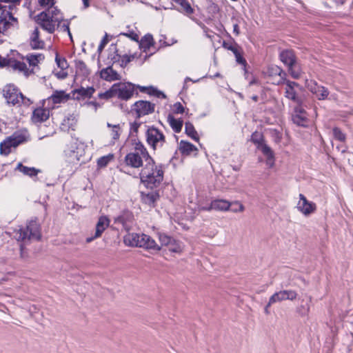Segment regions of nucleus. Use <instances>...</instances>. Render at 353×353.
Listing matches in <instances>:
<instances>
[{"instance_id": "nucleus-33", "label": "nucleus", "mask_w": 353, "mask_h": 353, "mask_svg": "<svg viewBox=\"0 0 353 353\" xmlns=\"http://www.w3.org/2000/svg\"><path fill=\"white\" fill-rule=\"evenodd\" d=\"M114 157L112 154H108L105 156L101 157L97 160V167L99 168H104L110 163L114 161Z\"/></svg>"}, {"instance_id": "nucleus-10", "label": "nucleus", "mask_w": 353, "mask_h": 353, "mask_svg": "<svg viewBox=\"0 0 353 353\" xmlns=\"http://www.w3.org/2000/svg\"><path fill=\"white\" fill-rule=\"evenodd\" d=\"M281 61L288 67V70L294 79H299L301 73L295 69V56L292 50H285L280 54Z\"/></svg>"}, {"instance_id": "nucleus-32", "label": "nucleus", "mask_w": 353, "mask_h": 353, "mask_svg": "<svg viewBox=\"0 0 353 353\" xmlns=\"http://www.w3.org/2000/svg\"><path fill=\"white\" fill-rule=\"evenodd\" d=\"M269 73L271 75L275 74L279 76V80L275 83L280 85L285 81V73L279 67L276 65L272 66L269 68Z\"/></svg>"}, {"instance_id": "nucleus-41", "label": "nucleus", "mask_w": 353, "mask_h": 353, "mask_svg": "<svg viewBox=\"0 0 353 353\" xmlns=\"http://www.w3.org/2000/svg\"><path fill=\"white\" fill-rule=\"evenodd\" d=\"M180 149L183 152H186L188 154H189L194 150H196V148L194 145H192V143H190L189 142L184 141H181L180 142Z\"/></svg>"}, {"instance_id": "nucleus-53", "label": "nucleus", "mask_w": 353, "mask_h": 353, "mask_svg": "<svg viewBox=\"0 0 353 353\" xmlns=\"http://www.w3.org/2000/svg\"><path fill=\"white\" fill-rule=\"evenodd\" d=\"M234 204L235 205H238L237 207L232 208V211L233 212H243L245 209L244 206L239 201H235L234 203H232V205Z\"/></svg>"}, {"instance_id": "nucleus-4", "label": "nucleus", "mask_w": 353, "mask_h": 353, "mask_svg": "<svg viewBox=\"0 0 353 353\" xmlns=\"http://www.w3.org/2000/svg\"><path fill=\"white\" fill-rule=\"evenodd\" d=\"M3 97L6 99L8 103H11L12 105L20 104L22 103L26 105H29L32 103L30 99L24 97L13 85H8L4 88Z\"/></svg>"}, {"instance_id": "nucleus-2", "label": "nucleus", "mask_w": 353, "mask_h": 353, "mask_svg": "<svg viewBox=\"0 0 353 353\" xmlns=\"http://www.w3.org/2000/svg\"><path fill=\"white\" fill-rule=\"evenodd\" d=\"M18 241L27 243L31 240H39L41 238L40 226L36 220H32L26 228H20L15 234Z\"/></svg>"}, {"instance_id": "nucleus-37", "label": "nucleus", "mask_w": 353, "mask_h": 353, "mask_svg": "<svg viewBox=\"0 0 353 353\" xmlns=\"http://www.w3.org/2000/svg\"><path fill=\"white\" fill-rule=\"evenodd\" d=\"M185 130L186 134L190 137L192 139H194L196 141H199V137L197 134L196 131L194 129V127L193 125L190 123L187 122L185 125Z\"/></svg>"}, {"instance_id": "nucleus-56", "label": "nucleus", "mask_w": 353, "mask_h": 353, "mask_svg": "<svg viewBox=\"0 0 353 353\" xmlns=\"http://www.w3.org/2000/svg\"><path fill=\"white\" fill-rule=\"evenodd\" d=\"M174 111L176 113H183L184 111V108L183 105L181 104V103H176L174 105Z\"/></svg>"}, {"instance_id": "nucleus-58", "label": "nucleus", "mask_w": 353, "mask_h": 353, "mask_svg": "<svg viewBox=\"0 0 353 353\" xmlns=\"http://www.w3.org/2000/svg\"><path fill=\"white\" fill-rule=\"evenodd\" d=\"M234 56L236 57V61L239 63L244 64L245 63V60L243 58V57L241 55L239 51L236 52V54H234Z\"/></svg>"}, {"instance_id": "nucleus-50", "label": "nucleus", "mask_w": 353, "mask_h": 353, "mask_svg": "<svg viewBox=\"0 0 353 353\" xmlns=\"http://www.w3.org/2000/svg\"><path fill=\"white\" fill-rule=\"evenodd\" d=\"M135 58V54H130V55H128V54H125L123 56H122L121 57V63L122 65H127L128 63H130V61H132Z\"/></svg>"}, {"instance_id": "nucleus-47", "label": "nucleus", "mask_w": 353, "mask_h": 353, "mask_svg": "<svg viewBox=\"0 0 353 353\" xmlns=\"http://www.w3.org/2000/svg\"><path fill=\"white\" fill-rule=\"evenodd\" d=\"M55 61L58 67L60 68L62 70H64L68 68V65L66 60L64 58H60L58 57V55H57Z\"/></svg>"}, {"instance_id": "nucleus-12", "label": "nucleus", "mask_w": 353, "mask_h": 353, "mask_svg": "<svg viewBox=\"0 0 353 353\" xmlns=\"http://www.w3.org/2000/svg\"><path fill=\"white\" fill-rule=\"evenodd\" d=\"M281 84L284 85L285 97L288 99L292 100L298 105L302 103L301 99L297 95L296 88L299 87V85L294 82L285 79V81Z\"/></svg>"}, {"instance_id": "nucleus-3", "label": "nucleus", "mask_w": 353, "mask_h": 353, "mask_svg": "<svg viewBox=\"0 0 353 353\" xmlns=\"http://www.w3.org/2000/svg\"><path fill=\"white\" fill-rule=\"evenodd\" d=\"M26 136L21 132H16L11 136L6 138L0 143V154L7 156L18 145L26 141Z\"/></svg>"}, {"instance_id": "nucleus-38", "label": "nucleus", "mask_w": 353, "mask_h": 353, "mask_svg": "<svg viewBox=\"0 0 353 353\" xmlns=\"http://www.w3.org/2000/svg\"><path fill=\"white\" fill-rule=\"evenodd\" d=\"M133 152L137 153L138 154L141 155V157H147L149 158V159L150 161H152V159L150 158L146 148L141 142H137V143H134V151Z\"/></svg>"}, {"instance_id": "nucleus-44", "label": "nucleus", "mask_w": 353, "mask_h": 353, "mask_svg": "<svg viewBox=\"0 0 353 353\" xmlns=\"http://www.w3.org/2000/svg\"><path fill=\"white\" fill-rule=\"evenodd\" d=\"M170 251L172 252H181L182 251V246L181 243L176 241L174 239L172 241L171 243L168 246Z\"/></svg>"}, {"instance_id": "nucleus-63", "label": "nucleus", "mask_w": 353, "mask_h": 353, "mask_svg": "<svg viewBox=\"0 0 353 353\" xmlns=\"http://www.w3.org/2000/svg\"><path fill=\"white\" fill-rule=\"evenodd\" d=\"M233 31H234V33H235L236 35H239V34L240 31H239V26L237 24H234V26H233Z\"/></svg>"}, {"instance_id": "nucleus-31", "label": "nucleus", "mask_w": 353, "mask_h": 353, "mask_svg": "<svg viewBox=\"0 0 353 353\" xmlns=\"http://www.w3.org/2000/svg\"><path fill=\"white\" fill-rule=\"evenodd\" d=\"M107 126L109 128L110 135L111 136L112 139L113 140L112 142L114 143L116 140H118L119 139V137L121 135V126L119 124L112 125L109 123H107Z\"/></svg>"}, {"instance_id": "nucleus-61", "label": "nucleus", "mask_w": 353, "mask_h": 353, "mask_svg": "<svg viewBox=\"0 0 353 353\" xmlns=\"http://www.w3.org/2000/svg\"><path fill=\"white\" fill-rule=\"evenodd\" d=\"M7 63H8V60L6 58L0 56V68L5 66Z\"/></svg>"}, {"instance_id": "nucleus-27", "label": "nucleus", "mask_w": 353, "mask_h": 353, "mask_svg": "<svg viewBox=\"0 0 353 353\" xmlns=\"http://www.w3.org/2000/svg\"><path fill=\"white\" fill-rule=\"evenodd\" d=\"M25 59L28 62L30 66H37L44 60V55L41 53H30L26 56Z\"/></svg>"}, {"instance_id": "nucleus-39", "label": "nucleus", "mask_w": 353, "mask_h": 353, "mask_svg": "<svg viewBox=\"0 0 353 353\" xmlns=\"http://www.w3.org/2000/svg\"><path fill=\"white\" fill-rule=\"evenodd\" d=\"M77 72L82 74L84 77H88L90 74V70L87 67L85 63L82 61H79L76 63Z\"/></svg>"}, {"instance_id": "nucleus-55", "label": "nucleus", "mask_w": 353, "mask_h": 353, "mask_svg": "<svg viewBox=\"0 0 353 353\" xmlns=\"http://www.w3.org/2000/svg\"><path fill=\"white\" fill-rule=\"evenodd\" d=\"M121 34L128 37L133 41H135L137 42L139 41V36L137 34H136L134 32H131L130 33H121Z\"/></svg>"}, {"instance_id": "nucleus-29", "label": "nucleus", "mask_w": 353, "mask_h": 353, "mask_svg": "<svg viewBox=\"0 0 353 353\" xmlns=\"http://www.w3.org/2000/svg\"><path fill=\"white\" fill-rule=\"evenodd\" d=\"M154 45V39L151 34L145 35L139 42V48L144 52H146Z\"/></svg>"}, {"instance_id": "nucleus-48", "label": "nucleus", "mask_w": 353, "mask_h": 353, "mask_svg": "<svg viewBox=\"0 0 353 353\" xmlns=\"http://www.w3.org/2000/svg\"><path fill=\"white\" fill-rule=\"evenodd\" d=\"M57 28H59L62 32H67L68 35L72 37L71 33L70 32L69 23L67 21H65L61 19L59 26Z\"/></svg>"}, {"instance_id": "nucleus-35", "label": "nucleus", "mask_w": 353, "mask_h": 353, "mask_svg": "<svg viewBox=\"0 0 353 353\" xmlns=\"http://www.w3.org/2000/svg\"><path fill=\"white\" fill-rule=\"evenodd\" d=\"M168 121L170 126L175 132L178 133L181 130L183 126V121L176 119L174 117L170 115L168 117Z\"/></svg>"}, {"instance_id": "nucleus-42", "label": "nucleus", "mask_w": 353, "mask_h": 353, "mask_svg": "<svg viewBox=\"0 0 353 353\" xmlns=\"http://www.w3.org/2000/svg\"><path fill=\"white\" fill-rule=\"evenodd\" d=\"M43 12L48 14H50L49 15H52L54 18H57L59 20V23H61L62 17L60 14V11L56 8L51 6L50 8H48L47 10L43 11Z\"/></svg>"}, {"instance_id": "nucleus-17", "label": "nucleus", "mask_w": 353, "mask_h": 353, "mask_svg": "<svg viewBox=\"0 0 353 353\" xmlns=\"http://www.w3.org/2000/svg\"><path fill=\"white\" fill-rule=\"evenodd\" d=\"M70 94H67L65 91L54 90L50 97L47 99L43 100V105H44L46 102L48 103H52L54 105L65 103L70 99Z\"/></svg>"}, {"instance_id": "nucleus-45", "label": "nucleus", "mask_w": 353, "mask_h": 353, "mask_svg": "<svg viewBox=\"0 0 353 353\" xmlns=\"http://www.w3.org/2000/svg\"><path fill=\"white\" fill-rule=\"evenodd\" d=\"M98 97L99 99H109L115 97H114V88H113V85L107 91L99 93L98 94Z\"/></svg>"}, {"instance_id": "nucleus-30", "label": "nucleus", "mask_w": 353, "mask_h": 353, "mask_svg": "<svg viewBox=\"0 0 353 353\" xmlns=\"http://www.w3.org/2000/svg\"><path fill=\"white\" fill-rule=\"evenodd\" d=\"M162 178H141L142 184L147 188L153 189L161 182Z\"/></svg>"}, {"instance_id": "nucleus-59", "label": "nucleus", "mask_w": 353, "mask_h": 353, "mask_svg": "<svg viewBox=\"0 0 353 353\" xmlns=\"http://www.w3.org/2000/svg\"><path fill=\"white\" fill-rule=\"evenodd\" d=\"M1 2L5 3H10L9 6H11L12 7V11L14 12L15 10V4L17 3H19L20 0H0Z\"/></svg>"}, {"instance_id": "nucleus-34", "label": "nucleus", "mask_w": 353, "mask_h": 353, "mask_svg": "<svg viewBox=\"0 0 353 353\" xmlns=\"http://www.w3.org/2000/svg\"><path fill=\"white\" fill-rule=\"evenodd\" d=\"M137 88L142 92H146L150 95H155L157 97L165 98V95L163 92L157 90V89H155L154 88H153L152 86L145 87V86L138 85Z\"/></svg>"}, {"instance_id": "nucleus-21", "label": "nucleus", "mask_w": 353, "mask_h": 353, "mask_svg": "<svg viewBox=\"0 0 353 353\" xmlns=\"http://www.w3.org/2000/svg\"><path fill=\"white\" fill-rule=\"evenodd\" d=\"M100 77L107 81H113L121 79V75L110 66L102 69L100 71Z\"/></svg>"}, {"instance_id": "nucleus-13", "label": "nucleus", "mask_w": 353, "mask_h": 353, "mask_svg": "<svg viewBox=\"0 0 353 353\" xmlns=\"http://www.w3.org/2000/svg\"><path fill=\"white\" fill-rule=\"evenodd\" d=\"M296 208L304 216H308L316 211V205L314 203L309 201L303 194H300Z\"/></svg>"}, {"instance_id": "nucleus-43", "label": "nucleus", "mask_w": 353, "mask_h": 353, "mask_svg": "<svg viewBox=\"0 0 353 353\" xmlns=\"http://www.w3.org/2000/svg\"><path fill=\"white\" fill-rule=\"evenodd\" d=\"M159 240L162 246L168 247L171 243L173 238L164 233H159Z\"/></svg>"}, {"instance_id": "nucleus-5", "label": "nucleus", "mask_w": 353, "mask_h": 353, "mask_svg": "<svg viewBox=\"0 0 353 353\" xmlns=\"http://www.w3.org/2000/svg\"><path fill=\"white\" fill-rule=\"evenodd\" d=\"M145 135L148 144L154 150L163 147L165 142L164 134L156 128H148Z\"/></svg>"}, {"instance_id": "nucleus-62", "label": "nucleus", "mask_w": 353, "mask_h": 353, "mask_svg": "<svg viewBox=\"0 0 353 353\" xmlns=\"http://www.w3.org/2000/svg\"><path fill=\"white\" fill-rule=\"evenodd\" d=\"M140 126V123H138L137 122H134L131 125V129L134 131V132H137L138 130V128H139Z\"/></svg>"}, {"instance_id": "nucleus-19", "label": "nucleus", "mask_w": 353, "mask_h": 353, "mask_svg": "<svg viewBox=\"0 0 353 353\" xmlns=\"http://www.w3.org/2000/svg\"><path fill=\"white\" fill-rule=\"evenodd\" d=\"M50 117L49 108H37L34 110L32 120L34 123H41L46 121Z\"/></svg>"}, {"instance_id": "nucleus-26", "label": "nucleus", "mask_w": 353, "mask_h": 353, "mask_svg": "<svg viewBox=\"0 0 353 353\" xmlns=\"http://www.w3.org/2000/svg\"><path fill=\"white\" fill-rule=\"evenodd\" d=\"M159 194L154 192H152L148 194L141 192V201L149 206H154L155 202L159 199Z\"/></svg>"}, {"instance_id": "nucleus-60", "label": "nucleus", "mask_w": 353, "mask_h": 353, "mask_svg": "<svg viewBox=\"0 0 353 353\" xmlns=\"http://www.w3.org/2000/svg\"><path fill=\"white\" fill-rule=\"evenodd\" d=\"M199 210L209 212V211L213 210V208H210V204L209 205H200Z\"/></svg>"}, {"instance_id": "nucleus-11", "label": "nucleus", "mask_w": 353, "mask_h": 353, "mask_svg": "<svg viewBox=\"0 0 353 353\" xmlns=\"http://www.w3.org/2000/svg\"><path fill=\"white\" fill-rule=\"evenodd\" d=\"M252 140L254 143L258 144V149L266 157L267 164L272 166L274 163V154L271 148L262 141L261 135L255 132L252 136Z\"/></svg>"}, {"instance_id": "nucleus-8", "label": "nucleus", "mask_w": 353, "mask_h": 353, "mask_svg": "<svg viewBox=\"0 0 353 353\" xmlns=\"http://www.w3.org/2000/svg\"><path fill=\"white\" fill-rule=\"evenodd\" d=\"M1 12V16L0 17V33H4L8 29H9L12 25V22H16L17 18L14 17L15 14L12 11V7L11 6H1L0 4V11Z\"/></svg>"}, {"instance_id": "nucleus-57", "label": "nucleus", "mask_w": 353, "mask_h": 353, "mask_svg": "<svg viewBox=\"0 0 353 353\" xmlns=\"http://www.w3.org/2000/svg\"><path fill=\"white\" fill-rule=\"evenodd\" d=\"M223 47L225 48L228 49V50L232 51L234 53V54H236V52L239 51L237 50L236 47L232 44H228V43H224Z\"/></svg>"}, {"instance_id": "nucleus-25", "label": "nucleus", "mask_w": 353, "mask_h": 353, "mask_svg": "<svg viewBox=\"0 0 353 353\" xmlns=\"http://www.w3.org/2000/svg\"><path fill=\"white\" fill-rule=\"evenodd\" d=\"M77 123V116L74 114H68L63 120L62 125L68 130H74Z\"/></svg>"}, {"instance_id": "nucleus-51", "label": "nucleus", "mask_w": 353, "mask_h": 353, "mask_svg": "<svg viewBox=\"0 0 353 353\" xmlns=\"http://www.w3.org/2000/svg\"><path fill=\"white\" fill-rule=\"evenodd\" d=\"M156 174L155 176H163L164 172L162 169L161 166L156 167L155 172H153L152 174H148L147 176H154V174Z\"/></svg>"}, {"instance_id": "nucleus-49", "label": "nucleus", "mask_w": 353, "mask_h": 353, "mask_svg": "<svg viewBox=\"0 0 353 353\" xmlns=\"http://www.w3.org/2000/svg\"><path fill=\"white\" fill-rule=\"evenodd\" d=\"M333 134L336 139L341 141H344L345 139V134L337 128L333 129Z\"/></svg>"}, {"instance_id": "nucleus-18", "label": "nucleus", "mask_w": 353, "mask_h": 353, "mask_svg": "<svg viewBox=\"0 0 353 353\" xmlns=\"http://www.w3.org/2000/svg\"><path fill=\"white\" fill-rule=\"evenodd\" d=\"M292 121L299 126L305 127L308 124L307 114L300 105L295 108L294 114L292 115Z\"/></svg>"}, {"instance_id": "nucleus-24", "label": "nucleus", "mask_w": 353, "mask_h": 353, "mask_svg": "<svg viewBox=\"0 0 353 353\" xmlns=\"http://www.w3.org/2000/svg\"><path fill=\"white\" fill-rule=\"evenodd\" d=\"M94 91L95 90L93 87H81L73 90V95L76 99L80 100L81 98H90Z\"/></svg>"}, {"instance_id": "nucleus-64", "label": "nucleus", "mask_w": 353, "mask_h": 353, "mask_svg": "<svg viewBox=\"0 0 353 353\" xmlns=\"http://www.w3.org/2000/svg\"><path fill=\"white\" fill-rule=\"evenodd\" d=\"M57 77L61 79H64L67 77V73L63 70L59 73L57 74Z\"/></svg>"}, {"instance_id": "nucleus-14", "label": "nucleus", "mask_w": 353, "mask_h": 353, "mask_svg": "<svg viewBox=\"0 0 353 353\" xmlns=\"http://www.w3.org/2000/svg\"><path fill=\"white\" fill-rule=\"evenodd\" d=\"M155 105L148 101H139L134 103L132 111H134L138 117L148 115L154 111Z\"/></svg>"}, {"instance_id": "nucleus-36", "label": "nucleus", "mask_w": 353, "mask_h": 353, "mask_svg": "<svg viewBox=\"0 0 353 353\" xmlns=\"http://www.w3.org/2000/svg\"><path fill=\"white\" fill-rule=\"evenodd\" d=\"M12 67L14 70L23 72L26 76H28L30 73L26 64L23 62L16 61L12 64Z\"/></svg>"}, {"instance_id": "nucleus-6", "label": "nucleus", "mask_w": 353, "mask_h": 353, "mask_svg": "<svg viewBox=\"0 0 353 353\" xmlns=\"http://www.w3.org/2000/svg\"><path fill=\"white\" fill-rule=\"evenodd\" d=\"M114 97L119 99L128 101L132 97L135 85L129 82H121L113 84Z\"/></svg>"}, {"instance_id": "nucleus-16", "label": "nucleus", "mask_w": 353, "mask_h": 353, "mask_svg": "<svg viewBox=\"0 0 353 353\" xmlns=\"http://www.w3.org/2000/svg\"><path fill=\"white\" fill-rule=\"evenodd\" d=\"M110 220L105 216H101L99 217L97 223L96 225L95 232L94 235L87 237L85 242L87 243H91L94 239L100 237L105 230L109 226Z\"/></svg>"}, {"instance_id": "nucleus-54", "label": "nucleus", "mask_w": 353, "mask_h": 353, "mask_svg": "<svg viewBox=\"0 0 353 353\" xmlns=\"http://www.w3.org/2000/svg\"><path fill=\"white\" fill-rule=\"evenodd\" d=\"M39 3L43 7L50 8L54 3V0H39Z\"/></svg>"}, {"instance_id": "nucleus-40", "label": "nucleus", "mask_w": 353, "mask_h": 353, "mask_svg": "<svg viewBox=\"0 0 353 353\" xmlns=\"http://www.w3.org/2000/svg\"><path fill=\"white\" fill-rule=\"evenodd\" d=\"M130 217V213H129L128 212H123L121 215L114 218V223L121 224L123 227H125Z\"/></svg>"}, {"instance_id": "nucleus-46", "label": "nucleus", "mask_w": 353, "mask_h": 353, "mask_svg": "<svg viewBox=\"0 0 353 353\" xmlns=\"http://www.w3.org/2000/svg\"><path fill=\"white\" fill-rule=\"evenodd\" d=\"M296 312L301 316H307L310 312V306L307 304L301 305L297 308Z\"/></svg>"}, {"instance_id": "nucleus-23", "label": "nucleus", "mask_w": 353, "mask_h": 353, "mask_svg": "<svg viewBox=\"0 0 353 353\" xmlns=\"http://www.w3.org/2000/svg\"><path fill=\"white\" fill-rule=\"evenodd\" d=\"M232 203L225 199H214L210 203V208L216 211H228Z\"/></svg>"}, {"instance_id": "nucleus-9", "label": "nucleus", "mask_w": 353, "mask_h": 353, "mask_svg": "<svg viewBox=\"0 0 353 353\" xmlns=\"http://www.w3.org/2000/svg\"><path fill=\"white\" fill-rule=\"evenodd\" d=\"M305 86L319 100L335 99V95H331L330 98L328 97L330 92L327 88L319 85L314 81L306 80Z\"/></svg>"}, {"instance_id": "nucleus-28", "label": "nucleus", "mask_w": 353, "mask_h": 353, "mask_svg": "<svg viewBox=\"0 0 353 353\" xmlns=\"http://www.w3.org/2000/svg\"><path fill=\"white\" fill-rule=\"evenodd\" d=\"M16 170H19L21 174L30 176H37L38 174L41 173L40 170H37L34 168H28L23 165L21 163H18Z\"/></svg>"}, {"instance_id": "nucleus-1", "label": "nucleus", "mask_w": 353, "mask_h": 353, "mask_svg": "<svg viewBox=\"0 0 353 353\" xmlns=\"http://www.w3.org/2000/svg\"><path fill=\"white\" fill-rule=\"evenodd\" d=\"M123 242L128 246L140 247L157 251L161 250L156 241L145 234L128 233L124 236Z\"/></svg>"}, {"instance_id": "nucleus-52", "label": "nucleus", "mask_w": 353, "mask_h": 353, "mask_svg": "<svg viewBox=\"0 0 353 353\" xmlns=\"http://www.w3.org/2000/svg\"><path fill=\"white\" fill-rule=\"evenodd\" d=\"M108 35L107 34H105V36L103 37V39L101 40L99 47H98V50L99 52L102 51L103 49L104 48V47L107 45V43H108L109 41V39H108Z\"/></svg>"}, {"instance_id": "nucleus-20", "label": "nucleus", "mask_w": 353, "mask_h": 353, "mask_svg": "<svg viewBox=\"0 0 353 353\" xmlns=\"http://www.w3.org/2000/svg\"><path fill=\"white\" fill-rule=\"evenodd\" d=\"M149 159L147 157H141L137 153L130 152L125 157L126 164L133 168H140L143 165V160Z\"/></svg>"}, {"instance_id": "nucleus-7", "label": "nucleus", "mask_w": 353, "mask_h": 353, "mask_svg": "<svg viewBox=\"0 0 353 353\" xmlns=\"http://www.w3.org/2000/svg\"><path fill=\"white\" fill-rule=\"evenodd\" d=\"M49 14L42 12L36 17V21L44 30L52 34L59 26L60 23L57 18Z\"/></svg>"}, {"instance_id": "nucleus-22", "label": "nucleus", "mask_w": 353, "mask_h": 353, "mask_svg": "<svg viewBox=\"0 0 353 353\" xmlns=\"http://www.w3.org/2000/svg\"><path fill=\"white\" fill-rule=\"evenodd\" d=\"M30 46L32 49H43L45 43L39 39V30L38 28H35L30 36Z\"/></svg>"}, {"instance_id": "nucleus-15", "label": "nucleus", "mask_w": 353, "mask_h": 353, "mask_svg": "<svg viewBox=\"0 0 353 353\" xmlns=\"http://www.w3.org/2000/svg\"><path fill=\"white\" fill-rule=\"evenodd\" d=\"M296 296L297 293L294 290H281L275 292L270 296L268 301V305L285 300L293 301L296 299Z\"/></svg>"}]
</instances>
